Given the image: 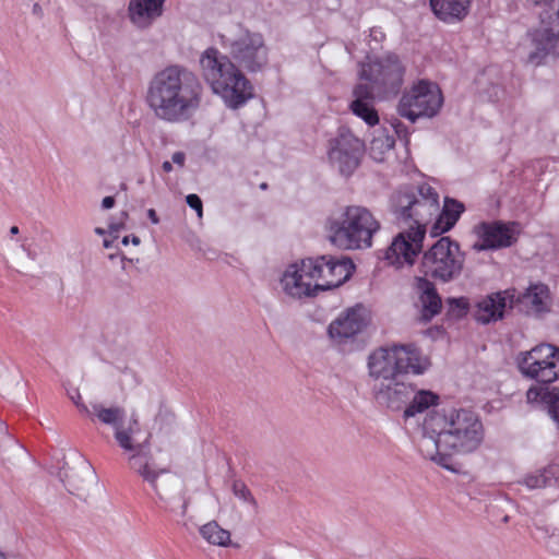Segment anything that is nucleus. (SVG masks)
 Segmentation results:
<instances>
[{
	"label": "nucleus",
	"instance_id": "1",
	"mask_svg": "<svg viewBox=\"0 0 559 559\" xmlns=\"http://www.w3.org/2000/svg\"><path fill=\"white\" fill-rule=\"evenodd\" d=\"M431 367L430 358L413 343H393L373 349L367 358L368 376L378 381L372 389L376 402L391 412L402 411L405 425H417L423 439L424 459L457 473L453 455L475 452L484 441V426L466 408L439 407L440 395L428 389L416 390L405 376L419 377Z\"/></svg>",
	"mask_w": 559,
	"mask_h": 559
},
{
	"label": "nucleus",
	"instance_id": "2",
	"mask_svg": "<svg viewBox=\"0 0 559 559\" xmlns=\"http://www.w3.org/2000/svg\"><path fill=\"white\" fill-rule=\"evenodd\" d=\"M93 414L102 424L114 429V437L118 445L128 454V466L144 481L148 483L157 498L169 511H176L175 501H181L179 514L186 516L190 499L186 496L180 481L175 477H167L160 483L159 477L167 473L165 468H156L150 455V435L139 441L141 425L135 415L126 418V411L118 406L106 407L94 403Z\"/></svg>",
	"mask_w": 559,
	"mask_h": 559
},
{
	"label": "nucleus",
	"instance_id": "3",
	"mask_svg": "<svg viewBox=\"0 0 559 559\" xmlns=\"http://www.w3.org/2000/svg\"><path fill=\"white\" fill-rule=\"evenodd\" d=\"M390 209L407 229L394 237L384 259L395 267L413 265L421 251L426 226L439 210V194L428 183L402 185L392 193Z\"/></svg>",
	"mask_w": 559,
	"mask_h": 559
},
{
	"label": "nucleus",
	"instance_id": "4",
	"mask_svg": "<svg viewBox=\"0 0 559 559\" xmlns=\"http://www.w3.org/2000/svg\"><path fill=\"white\" fill-rule=\"evenodd\" d=\"M202 86L195 75L179 66L156 72L147 85L146 103L158 119L179 123L199 109Z\"/></svg>",
	"mask_w": 559,
	"mask_h": 559
},
{
	"label": "nucleus",
	"instance_id": "5",
	"mask_svg": "<svg viewBox=\"0 0 559 559\" xmlns=\"http://www.w3.org/2000/svg\"><path fill=\"white\" fill-rule=\"evenodd\" d=\"M201 75L212 93L233 110L254 96L253 86L242 71L216 48L205 49L200 57Z\"/></svg>",
	"mask_w": 559,
	"mask_h": 559
},
{
	"label": "nucleus",
	"instance_id": "6",
	"mask_svg": "<svg viewBox=\"0 0 559 559\" xmlns=\"http://www.w3.org/2000/svg\"><path fill=\"white\" fill-rule=\"evenodd\" d=\"M326 228L334 246L344 250H358L372 246L380 223L368 209L350 205L331 216Z\"/></svg>",
	"mask_w": 559,
	"mask_h": 559
},
{
	"label": "nucleus",
	"instance_id": "7",
	"mask_svg": "<svg viewBox=\"0 0 559 559\" xmlns=\"http://www.w3.org/2000/svg\"><path fill=\"white\" fill-rule=\"evenodd\" d=\"M465 257L457 242L450 237H441L421 258V270L441 283L457 280L464 270Z\"/></svg>",
	"mask_w": 559,
	"mask_h": 559
},
{
	"label": "nucleus",
	"instance_id": "8",
	"mask_svg": "<svg viewBox=\"0 0 559 559\" xmlns=\"http://www.w3.org/2000/svg\"><path fill=\"white\" fill-rule=\"evenodd\" d=\"M222 46L249 71L260 70L267 62L263 36L241 25H234L221 34Z\"/></svg>",
	"mask_w": 559,
	"mask_h": 559
},
{
	"label": "nucleus",
	"instance_id": "9",
	"mask_svg": "<svg viewBox=\"0 0 559 559\" xmlns=\"http://www.w3.org/2000/svg\"><path fill=\"white\" fill-rule=\"evenodd\" d=\"M443 96L439 86L427 80H419L406 90L397 105L401 117L415 122L419 118H432L441 109Z\"/></svg>",
	"mask_w": 559,
	"mask_h": 559
},
{
	"label": "nucleus",
	"instance_id": "10",
	"mask_svg": "<svg viewBox=\"0 0 559 559\" xmlns=\"http://www.w3.org/2000/svg\"><path fill=\"white\" fill-rule=\"evenodd\" d=\"M521 373L542 383H551L559 378V347L539 344L518 357Z\"/></svg>",
	"mask_w": 559,
	"mask_h": 559
},
{
	"label": "nucleus",
	"instance_id": "11",
	"mask_svg": "<svg viewBox=\"0 0 559 559\" xmlns=\"http://www.w3.org/2000/svg\"><path fill=\"white\" fill-rule=\"evenodd\" d=\"M362 153V141L346 128L338 129L337 133L329 140L328 159L343 175L354 173Z\"/></svg>",
	"mask_w": 559,
	"mask_h": 559
},
{
	"label": "nucleus",
	"instance_id": "12",
	"mask_svg": "<svg viewBox=\"0 0 559 559\" xmlns=\"http://www.w3.org/2000/svg\"><path fill=\"white\" fill-rule=\"evenodd\" d=\"M278 292L287 299L299 301L318 296L310 269V260L287 264L277 281Z\"/></svg>",
	"mask_w": 559,
	"mask_h": 559
},
{
	"label": "nucleus",
	"instance_id": "13",
	"mask_svg": "<svg viewBox=\"0 0 559 559\" xmlns=\"http://www.w3.org/2000/svg\"><path fill=\"white\" fill-rule=\"evenodd\" d=\"M404 73L403 64L394 55L364 62L359 71L360 79L384 92L396 91L403 83Z\"/></svg>",
	"mask_w": 559,
	"mask_h": 559
},
{
	"label": "nucleus",
	"instance_id": "14",
	"mask_svg": "<svg viewBox=\"0 0 559 559\" xmlns=\"http://www.w3.org/2000/svg\"><path fill=\"white\" fill-rule=\"evenodd\" d=\"M317 295L341 286L354 272V264L347 259L332 257L308 258Z\"/></svg>",
	"mask_w": 559,
	"mask_h": 559
},
{
	"label": "nucleus",
	"instance_id": "15",
	"mask_svg": "<svg viewBox=\"0 0 559 559\" xmlns=\"http://www.w3.org/2000/svg\"><path fill=\"white\" fill-rule=\"evenodd\" d=\"M474 234L477 240L472 248L477 252L510 247L518 237L514 224L501 222L480 223L474 227Z\"/></svg>",
	"mask_w": 559,
	"mask_h": 559
},
{
	"label": "nucleus",
	"instance_id": "16",
	"mask_svg": "<svg viewBox=\"0 0 559 559\" xmlns=\"http://www.w3.org/2000/svg\"><path fill=\"white\" fill-rule=\"evenodd\" d=\"M368 324V314L362 306H355L342 312L329 325V335L337 343L352 338Z\"/></svg>",
	"mask_w": 559,
	"mask_h": 559
},
{
	"label": "nucleus",
	"instance_id": "17",
	"mask_svg": "<svg viewBox=\"0 0 559 559\" xmlns=\"http://www.w3.org/2000/svg\"><path fill=\"white\" fill-rule=\"evenodd\" d=\"M515 302V289H506L481 298L476 304L475 319L487 324L502 319L507 308Z\"/></svg>",
	"mask_w": 559,
	"mask_h": 559
},
{
	"label": "nucleus",
	"instance_id": "18",
	"mask_svg": "<svg viewBox=\"0 0 559 559\" xmlns=\"http://www.w3.org/2000/svg\"><path fill=\"white\" fill-rule=\"evenodd\" d=\"M349 110L361 119L368 127H374L380 118L374 108V96L372 87L368 84H358L353 90V99L349 103Z\"/></svg>",
	"mask_w": 559,
	"mask_h": 559
},
{
	"label": "nucleus",
	"instance_id": "19",
	"mask_svg": "<svg viewBox=\"0 0 559 559\" xmlns=\"http://www.w3.org/2000/svg\"><path fill=\"white\" fill-rule=\"evenodd\" d=\"M166 0H130L128 15L138 28H147L163 14Z\"/></svg>",
	"mask_w": 559,
	"mask_h": 559
},
{
	"label": "nucleus",
	"instance_id": "20",
	"mask_svg": "<svg viewBox=\"0 0 559 559\" xmlns=\"http://www.w3.org/2000/svg\"><path fill=\"white\" fill-rule=\"evenodd\" d=\"M473 0H429L433 14L442 22L455 24L469 12Z\"/></svg>",
	"mask_w": 559,
	"mask_h": 559
},
{
	"label": "nucleus",
	"instance_id": "21",
	"mask_svg": "<svg viewBox=\"0 0 559 559\" xmlns=\"http://www.w3.org/2000/svg\"><path fill=\"white\" fill-rule=\"evenodd\" d=\"M464 211V205L453 199H445L442 210L432 216L436 222L431 227L432 236H439L449 231L457 222Z\"/></svg>",
	"mask_w": 559,
	"mask_h": 559
},
{
	"label": "nucleus",
	"instance_id": "22",
	"mask_svg": "<svg viewBox=\"0 0 559 559\" xmlns=\"http://www.w3.org/2000/svg\"><path fill=\"white\" fill-rule=\"evenodd\" d=\"M416 289L423 307V316L430 319L441 310V298L437 293L435 284L425 277L416 278Z\"/></svg>",
	"mask_w": 559,
	"mask_h": 559
},
{
	"label": "nucleus",
	"instance_id": "23",
	"mask_svg": "<svg viewBox=\"0 0 559 559\" xmlns=\"http://www.w3.org/2000/svg\"><path fill=\"white\" fill-rule=\"evenodd\" d=\"M395 138L388 129L374 131L369 146V155L377 163L389 160L393 155Z\"/></svg>",
	"mask_w": 559,
	"mask_h": 559
},
{
	"label": "nucleus",
	"instance_id": "24",
	"mask_svg": "<svg viewBox=\"0 0 559 559\" xmlns=\"http://www.w3.org/2000/svg\"><path fill=\"white\" fill-rule=\"evenodd\" d=\"M549 299L548 287L544 284H531L523 294L515 293V301L522 302L530 307L534 312L546 310Z\"/></svg>",
	"mask_w": 559,
	"mask_h": 559
},
{
	"label": "nucleus",
	"instance_id": "25",
	"mask_svg": "<svg viewBox=\"0 0 559 559\" xmlns=\"http://www.w3.org/2000/svg\"><path fill=\"white\" fill-rule=\"evenodd\" d=\"M94 471L87 463L71 468L66 474V486L70 492L82 496L94 479Z\"/></svg>",
	"mask_w": 559,
	"mask_h": 559
},
{
	"label": "nucleus",
	"instance_id": "26",
	"mask_svg": "<svg viewBox=\"0 0 559 559\" xmlns=\"http://www.w3.org/2000/svg\"><path fill=\"white\" fill-rule=\"evenodd\" d=\"M559 479V464H550L543 469H538L526 475L521 484L528 489H540L554 485Z\"/></svg>",
	"mask_w": 559,
	"mask_h": 559
},
{
	"label": "nucleus",
	"instance_id": "27",
	"mask_svg": "<svg viewBox=\"0 0 559 559\" xmlns=\"http://www.w3.org/2000/svg\"><path fill=\"white\" fill-rule=\"evenodd\" d=\"M199 533L204 540L214 546L226 547L230 543V533L222 528L215 521L202 525Z\"/></svg>",
	"mask_w": 559,
	"mask_h": 559
},
{
	"label": "nucleus",
	"instance_id": "28",
	"mask_svg": "<svg viewBox=\"0 0 559 559\" xmlns=\"http://www.w3.org/2000/svg\"><path fill=\"white\" fill-rule=\"evenodd\" d=\"M231 489H233L235 497H237L243 503L250 506L253 511H257L258 502L254 499V497L252 496L249 488L242 481H239V480L234 481Z\"/></svg>",
	"mask_w": 559,
	"mask_h": 559
},
{
	"label": "nucleus",
	"instance_id": "29",
	"mask_svg": "<svg viewBox=\"0 0 559 559\" xmlns=\"http://www.w3.org/2000/svg\"><path fill=\"white\" fill-rule=\"evenodd\" d=\"M548 413L559 429V393H548L546 396Z\"/></svg>",
	"mask_w": 559,
	"mask_h": 559
},
{
	"label": "nucleus",
	"instance_id": "30",
	"mask_svg": "<svg viewBox=\"0 0 559 559\" xmlns=\"http://www.w3.org/2000/svg\"><path fill=\"white\" fill-rule=\"evenodd\" d=\"M69 397L73 401V403L78 406L79 411L83 415L91 417L93 420L96 419L95 415L93 414V407L90 409L85 404L82 403V396L76 389L69 392Z\"/></svg>",
	"mask_w": 559,
	"mask_h": 559
},
{
	"label": "nucleus",
	"instance_id": "31",
	"mask_svg": "<svg viewBox=\"0 0 559 559\" xmlns=\"http://www.w3.org/2000/svg\"><path fill=\"white\" fill-rule=\"evenodd\" d=\"M187 204L197 212L199 218L203 217V204L199 195L191 193L186 198Z\"/></svg>",
	"mask_w": 559,
	"mask_h": 559
},
{
	"label": "nucleus",
	"instance_id": "32",
	"mask_svg": "<svg viewBox=\"0 0 559 559\" xmlns=\"http://www.w3.org/2000/svg\"><path fill=\"white\" fill-rule=\"evenodd\" d=\"M526 399L530 403H537L543 396V390L539 388H530L526 392Z\"/></svg>",
	"mask_w": 559,
	"mask_h": 559
},
{
	"label": "nucleus",
	"instance_id": "33",
	"mask_svg": "<svg viewBox=\"0 0 559 559\" xmlns=\"http://www.w3.org/2000/svg\"><path fill=\"white\" fill-rule=\"evenodd\" d=\"M187 156L183 152L178 151L171 155V162L177 169H182L186 165Z\"/></svg>",
	"mask_w": 559,
	"mask_h": 559
},
{
	"label": "nucleus",
	"instance_id": "34",
	"mask_svg": "<svg viewBox=\"0 0 559 559\" xmlns=\"http://www.w3.org/2000/svg\"><path fill=\"white\" fill-rule=\"evenodd\" d=\"M369 37L370 40H373L378 46L384 40L385 34L380 27H372L370 28Z\"/></svg>",
	"mask_w": 559,
	"mask_h": 559
},
{
	"label": "nucleus",
	"instance_id": "35",
	"mask_svg": "<svg viewBox=\"0 0 559 559\" xmlns=\"http://www.w3.org/2000/svg\"><path fill=\"white\" fill-rule=\"evenodd\" d=\"M448 304L450 305L451 310H454L455 308L465 311L467 309V300L463 297L461 298H451L448 300Z\"/></svg>",
	"mask_w": 559,
	"mask_h": 559
},
{
	"label": "nucleus",
	"instance_id": "36",
	"mask_svg": "<svg viewBox=\"0 0 559 559\" xmlns=\"http://www.w3.org/2000/svg\"><path fill=\"white\" fill-rule=\"evenodd\" d=\"M121 242H122L123 246H128L130 242H132L134 246H139L141 240H140V238L138 236L133 235V236H124L122 238Z\"/></svg>",
	"mask_w": 559,
	"mask_h": 559
},
{
	"label": "nucleus",
	"instance_id": "37",
	"mask_svg": "<svg viewBox=\"0 0 559 559\" xmlns=\"http://www.w3.org/2000/svg\"><path fill=\"white\" fill-rule=\"evenodd\" d=\"M115 202H116V201H115V198H114V197H110V195L105 197V198L102 200V207H103L104 210H109V209L114 207Z\"/></svg>",
	"mask_w": 559,
	"mask_h": 559
},
{
	"label": "nucleus",
	"instance_id": "38",
	"mask_svg": "<svg viewBox=\"0 0 559 559\" xmlns=\"http://www.w3.org/2000/svg\"><path fill=\"white\" fill-rule=\"evenodd\" d=\"M147 216H148V218L151 219V222H152L154 225H156V224H158V223H159V218H158V216H157V214H156V211H155L154 209H150V210L147 211Z\"/></svg>",
	"mask_w": 559,
	"mask_h": 559
},
{
	"label": "nucleus",
	"instance_id": "39",
	"mask_svg": "<svg viewBox=\"0 0 559 559\" xmlns=\"http://www.w3.org/2000/svg\"><path fill=\"white\" fill-rule=\"evenodd\" d=\"M162 169L165 171V173H171L175 170V166L173 164L171 160H165L163 164H162Z\"/></svg>",
	"mask_w": 559,
	"mask_h": 559
},
{
	"label": "nucleus",
	"instance_id": "40",
	"mask_svg": "<svg viewBox=\"0 0 559 559\" xmlns=\"http://www.w3.org/2000/svg\"><path fill=\"white\" fill-rule=\"evenodd\" d=\"M108 228H109V230H108V231H109V234H110V235L116 236V234H117L121 228H123V225H122V224H114V223H112V224H109V227H108Z\"/></svg>",
	"mask_w": 559,
	"mask_h": 559
},
{
	"label": "nucleus",
	"instance_id": "41",
	"mask_svg": "<svg viewBox=\"0 0 559 559\" xmlns=\"http://www.w3.org/2000/svg\"><path fill=\"white\" fill-rule=\"evenodd\" d=\"M117 238V236H112V238H105L104 241H103V246L106 248V249H109L112 247L114 245V240Z\"/></svg>",
	"mask_w": 559,
	"mask_h": 559
},
{
	"label": "nucleus",
	"instance_id": "42",
	"mask_svg": "<svg viewBox=\"0 0 559 559\" xmlns=\"http://www.w3.org/2000/svg\"><path fill=\"white\" fill-rule=\"evenodd\" d=\"M94 231H95V234H97L99 236H105L107 234V231L104 228H102V227H96L94 229Z\"/></svg>",
	"mask_w": 559,
	"mask_h": 559
},
{
	"label": "nucleus",
	"instance_id": "43",
	"mask_svg": "<svg viewBox=\"0 0 559 559\" xmlns=\"http://www.w3.org/2000/svg\"><path fill=\"white\" fill-rule=\"evenodd\" d=\"M19 231H20V230H19V227H17V226H12V227L10 228V234H11V235H17V234H19Z\"/></svg>",
	"mask_w": 559,
	"mask_h": 559
},
{
	"label": "nucleus",
	"instance_id": "44",
	"mask_svg": "<svg viewBox=\"0 0 559 559\" xmlns=\"http://www.w3.org/2000/svg\"><path fill=\"white\" fill-rule=\"evenodd\" d=\"M0 559H8L7 555L0 549Z\"/></svg>",
	"mask_w": 559,
	"mask_h": 559
}]
</instances>
